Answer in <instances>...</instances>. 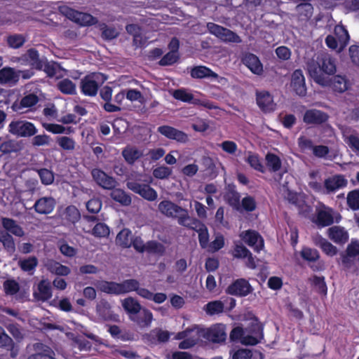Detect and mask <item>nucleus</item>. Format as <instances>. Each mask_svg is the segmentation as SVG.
<instances>
[{
  "label": "nucleus",
  "mask_w": 359,
  "mask_h": 359,
  "mask_svg": "<svg viewBox=\"0 0 359 359\" xmlns=\"http://www.w3.org/2000/svg\"><path fill=\"white\" fill-rule=\"evenodd\" d=\"M240 237L246 244L257 252L261 250L264 247L263 238L255 231L248 230L243 231L241 233Z\"/></svg>",
  "instance_id": "f8f14e48"
},
{
  "label": "nucleus",
  "mask_w": 359,
  "mask_h": 359,
  "mask_svg": "<svg viewBox=\"0 0 359 359\" xmlns=\"http://www.w3.org/2000/svg\"><path fill=\"white\" fill-rule=\"evenodd\" d=\"M266 165L272 172H277L281 168V161L280 158L273 154H267L266 156Z\"/></svg>",
  "instance_id": "09e8293b"
},
{
  "label": "nucleus",
  "mask_w": 359,
  "mask_h": 359,
  "mask_svg": "<svg viewBox=\"0 0 359 359\" xmlns=\"http://www.w3.org/2000/svg\"><path fill=\"white\" fill-rule=\"evenodd\" d=\"M56 142L58 145L64 150L72 151L75 148V141L67 136L57 137Z\"/></svg>",
  "instance_id": "864d4df0"
},
{
  "label": "nucleus",
  "mask_w": 359,
  "mask_h": 359,
  "mask_svg": "<svg viewBox=\"0 0 359 359\" xmlns=\"http://www.w3.org/2000/svg\"><path fill=\"white\" fill-rule=\"evenodd\" d=\"M121 154L128 164L133 165L143 156V151L135 146L128 145L123 149Z\"/></svg>",
  "instance_id": "c756f323"
},
{
  "label": "nucleus",
  "mask_w": 359,
  "mask_h": 359,
  "mask_svg": "<svg viewBox=\"0 0 359 359\" xmlns=\"http://www.w3.org/2000/svg\"><path fill=\"white\" fill-rule=\"evenodd\" d=\"M347 203L353 210L359 209V191L354 190L348 194Z\"/></svg>",
  "instance_id": "774afa93"
},
{
  "label": "nucleus",
  "mask_w": 359,
  "mask_h": 359,
  "mask_svg": "<svg viewBox=\"0 0 359 359\" xmlns=\"http://www.w3.org/2000/svg\"><path fill=\"white\" fill-rule=\"evenodd\" d=\"M172 334L166 330H163L161 329H154L150 332L149 334L146 335V337L149 340L151 343H155V339H151L150 337H156V341L159 343H163L168 341L170 337Z\"/></svg>",
  "instance_id": "4c0bfd02"
},
{
  "label": "nucleus",
  "mask_w": 359,
  "mask_h": 359,
  "mask_svg": "<svg viewBox=\"0 0 359 359\" xmlns=\"http://www.w3.org/2000/svg\"><path fill=\"white\" fill-rule=\"evenodd\" d=\"M343 137L345 142L359 156V135L356 133L348 135L344 131Z\"/></svg>",
  "instance_id": "a18cd8bd"
},
{
  "label": "nucleus",
  "mask_w": 359,
  "mask_h": 359,
  "mask_svg": "<svg viewBox=\"0 0 359 359\" xmlns=\"http://www.w3.org/2000/svg\"><path fill=\"white\" fill-rule=\"evenodd\" d=\"M118 285L119 294L136 291L140 286L139 282L135 279L126 280Z\"/></svg>",
  "instance_id": "ea45409f"
},
{
  "label": "nucleus",
  "mask_w": 359,
  "mask_h": 359,
  "mask_svg": "<svg viewBox=\"0 0 359 359\" xmlns=\"http://www.w3.org/2000/svg\"><path fill=\"white\" fill-rule=\"evenodd\" d=\"M349 85L348 80L345 76L341 75L335 76L332 83V88L339 93H343L348 90Z\"/></svg>",
  "instance_id": "79ce46f5"
},
{
  "label": "nucleus",
  "mask_w": 359,
  "mask_h": 359,
  "mask_svg": "<svg viewBox=\"0 0 359 359\" xmlns=\"http://www.w3.org/2000/svg\"><path fill=\"white\" fill-rule=\"evenodd\" d=\"M296 10L302 19H309L312 16L313 8L311 4L304 3L299 4Z\"/></svg>",
  "instance_id": "4d7b16f0"
},
{
  "label": "nucleus",
  "mask_w": 359,
  "mask_h": 359,
  "mask_svg": "<svg viewBox=\"0 0 359 359\" xmlns=\"http://www.w3.org/2000/svg\"><path fill=\"white\" fill-rule=\"evenodd\" d=\"M0 242L2 243L7 251L13 252L15 250L13 237L5 230H0Z\"/></svg>",
  "instance_id": "de8ad7c7"
},
{
  "label": "nucleus",
  "mask_w": 359,
  "mask_h": 359,
  "mask_svg": "<svg viewBox=\"0 0 359 359\" xmlns=\"http://www.w3.org/2000/svg\"><path fill=\"white\" fill-rule=\"evenodd\" d=\"M190 76L193 79H209L210 81H217L221 83L225 80L224 78L220 77L217 73L213 72L209 67L203 65L195 66L190 69Z\"/></svg>",
  "instance_id": "9b49d317"
},
{
  "label": "nucleus",
  "mask_w": 359,
  "mask_h": 359,
  "mask_svg": "<svg viewBox=\"0 0 359 359\" xmlns=\"http://www.w3.org/2000/svg\"><path fill=\"white\" fill-rule=\"evenodd\" d=\"M158 208L159 212L165 217L177 219V222L180 225L189 226V222L191 220V218L189 215L187 210L182 208L169 200H164L160 202Z\"/></svg>",
  "instance_id": "7ed1b4c3"
},
{
  "label": "nucleus",
  "mask_w": 359,
  "mask_h": 359,
  "mask_svg": "<svg viewBox=\"0 0 359 359\" xmlns=\"http://www.w3.org/2000/svg\"><path fill=\"white\" fill-rule=\"evenodd\" d=\"M124 310L129 314L135 315L139 313L142 309L140 303L133 297H127L121 301Z\"/></svg>",
  "instance_id": "c9c22d12"
},
{
  "label": "nucleus",
  "mask_w": 359,
  "mask_h": 359,
  "mask_svg": "<svg viewBox=\"0 0 359 359\" xmlns=\"http://www.w3.org/2000/svg\"><path fill=\"white\" fill-rule=\"evenodd\" d=\"M133 235L128 229H123L116 236V243L122 248H129L132 245Z\"/></svg>",
  "instance_id": "e433bc0d"
},
{
  "label": "nucleus",
  "mask_w": 359,
  "mask_h": 359,
  "mask_svg": "<svg viewBox=\"0 0 359 359\" xmlns=\"http://www.w3.org/2000/svg\"><path fill=\"white\" fill-rule=\"evenodd\" d=\"M111 197L114 201L120 203L123 205H128L131 203V198L123 190L120 189H114L111 192Z\"/></svg>",
  "instance_id": "37998d69"
},
{
  "label": "nucleus",
  "mask_w": 359,
  "mask_h": 359,
  "mask_svg": "<svg viewBox=\"0 0 359 359\" xmlns=\"http://www.w3.org/2000/svg\"><path fill=\"white\" fill-rule=\"evenodd\" d=\"M60 91L66 95H74L76 93V85L69 79H64L57 83Z\"/></svg>",
  "instance_id": "a19ab883"
},
{
  "label": "nucleus",
  "mask_w": 359,
  "mask_h": 359,
  "mask_svg": "<svg viewBox=\"0 0 359 359\" xmlns=\"http://www.w3.org/2000/svg\"><path fill=\"white\" fill-rule=\"evenodd\" d=\"M243 63L255 74L263 72V66L259 57L252 53H246L242 58Z\"/></svg>",
  "instance_id": "b1692460"
},
{
  "label": "nucleus",
  "mask_w": 359,
  "mask_h": 359,
  "mask_svg": "<svg viewBox=\"0 0 359 359\" xmlns=\"http://www.w3.org/2000/svg\"><path fill=\"white\" fill-rule=\"evenodd\" d=\"M146 252L163 255L165 252V248L161 243L151 241L146 243Z\"/></svg>",
  "instance_id": "338daca9"
},
{
  "label": "nucleus",
  "mask_w": 359,
  "mask_h": 359,
  "mask_svg": "<svg viewBox=\"0 0 359 359\" xmlns=\"http://www.w3.org/2000/svg\"><path fill=\"white\" fill-rule=\"evenodd\" d=\"M199 339L198 330L191 334L189 337L184 339L179 344V348L181 349H188L193 347Z\"/></svg>",
  "instance_id": "680f3d73"
},
{
  "label": "nucleus",
  "mask_w": 359,
  "mask_h": 359,
  "mask_svg": "<svg viewBox=\"0 0 359 359\" xmlns=\"http://www.w3.org/2000/svg\"><path fill=\"white\" fill-rule=\"evenodd\" d=\"M109 233V226L104 223H97L92 230V234L97 238H106Z\"/></svg>",
  "instance_id": "13d9d810"
},
{
  "label": "nucleus",
  "mask_w": 359,
  "mask_h": 359,
  "mask_svg": "<svg viewBox=\"0 0 359 359\" xmlns=\"http://www.w3.org/2000/svg\"><path fill=\"white\" fill-rule=\"evenodd\" d=\"M334 35L339 41V48L338 52L340 53L347 46L349 41V35L348 31L342 25H337L334 28Z\"/></svg>",
  "instance_id": "f704fd0d"
},
{
  "label": "nucleus",
  "mask_w": 359,
  "mask_h": 359,
  "mask_svg": "<svg viewBox=\"0 0 359 359\" xmlns=\"http://www.w3.org/2000/svg\"><path fill=\"white\" fill-rule=\"evenodd\" d=\"M55 206V200L51 196H45L38 199L34 208L35 211L41 215H48L51 213Z\"/></svg>",
  "instance_id": "4be33fe9"
},
{
  "label": "nucleus",
  "mask_w": 359,
  "mask_h": 359,
  "mask_svg": "<svg viewBox=\"0 0 359 359\" xmlns=\"http://www.w3.org/2000/svg\"><path fill=\"white\" fill-rule=\"evenodd\" d=\"M329 116L318 109L307 110L304 115V121L308 124H321L327 121Z\"/></svg>",
  "instance_id": "393cba45"
},
{
  "label": "nucleus",
  "mask_w": 359,
  "mask_h": 359,
  "mask_svg": "<svg viewBox=\"0 0 359 359\" xmlns=\"http://www.w3.org/2000/svg\"><path fill=\"white\" fill-rule=\"evenodd\" d=\"M251 292V285L243 278L236 280L226 289V292L228 294L241 297L246 296Z\"/></svg>",
  "instance_id": "dca6fc26"
},
{
  "label": "nucleus",
  "mask_w": 359,
  "mask_h": 359,
  "mask_svg": "<svg viewBox=\"0 0 359 359\" xmlns=\"http://www.w3.org/2000/svg\"><path fill=\"white\" fill-rule=\"evenodd\" d=\"M34 297L40 301L46 302L52 297V287L47 279L41 280L37 286V290L34 292Z\"/></svg>",
  "instance_id": "c85d7f7f"
},
{
  "label": "nucleus",
  "mask_w": 359,
  "mask_h": 359,
  "mask_svg": "<svg viewBox=\"0 0 359 359\" xmlns=\"http://www.w3.org/2000/svg\"><path fill=\"white\" fill-rule=\"evenodd\" d=\"M18 264L24 271L32 273L38 264V260L35 257H29L20 260Z\"/></svg>",
  "instance_id": "8fccbe9b"
},
{
  "label": "nucleus",
  "mask_w": 359,
  "mask_h": 359,
  "mask_svg": "<svg viewBox=\"0 0 359 359\" xmlns=\"http://www.w3.org/2000/svg\"><path fill=\"white\" fill-rule=\"evenodd\" d=\"M172 169L165 165L158 166L153 170L154 177L159 180L167 179L172 175Z\"/></svg>",
  "instance_id": "052dcab7"
},
{
  "label": "nucleus",
  "mask_w": 359,
  "mask_h": 359,
  "mask_svg": "<svg viewBox=\"0 0 359 359\" xmlns=\"http://www.w3.org/2000/svg\"><path fill=\"white\" fill-rule=\"evenodd\" d=\"M300 255L304 260L308 262H316L320 257L317 250L307 247L302 248Z\"/></svg>",
  "instance_id": "5fc2aeb1"
},
{
  "label": "nucleus",
  "mask_w": 359,
  "mask_h": 359,
  "mask_svg": "<svg viewBox=\"0 0 359 359\" xmlns=\"http://www.w3.org/2000/svg\"><path fill=\"white\" fill-rule=\"evenodd\" d=\"M129 318L140 328L149 327L154 320L152 313L145 308H142L137 314L130 316Z\"/></svg>",
  "instance_id": "a211bd4d"
},
{
  "label": "nucleus",
  "mask_w": 359,
  "mask_h": 359,
  "mask_svg": "<svg viewBox=\"0 0 359 359\" xmlns=\"http://www.w3.org/2000/svg\"><path fill=\"white\" fill-rule=\"evenodd\" d=\"M42 126L47 131L53 134H69L72 132L70 128H66L65 127L59 124L43 123Z\"/></svg>",
  "instance_id": "3c124183"
},
{
  "label": "nucleus",
  "mask_w": 359,
  "mask_h": 359,
  "mask_svg": "<svg viewBox=\"0 0 359 359\" xmlns=\"http://www.w3.org/2000/svg\"><path fill=\"white\" fill-rule=\"evenodd\" d=\"M10 133L18 137H31L38 132L34 123L27 121H13L8 125Z\"/></svg>",
  "instance_id": "423d86ee"
},
{
  "label": "nucleus",
  "mask_w": 359,
  "mask_h": 359,
  "mask_svg": "<svg viewBox=\"0 0 359 359\" xmlns=\"http://www.w3.org/2000/svg\"><path fill=\"white\" fill-rule=\"evenodd\" d=\"M96 286L100 291L112 294H118V283L101 280L97 283Z\"/></svg>",
  "instance_id": "58836bf2"
},
{
  "label": "nucleus",
  "mask_w": 359,
  "mask_h": 359,
  "mask_svg": "<svg viewBox=\"0 0 359 359\" xmlns=\"http://www.w3.org/2000/svg\"><path fill=\"white\" fill-rule=\"evenodd\" d=\"M102 30V36L104 39L111 40L115 39L118 35V32L111 27H108L105 24L100 25Z\"/></svg>",
  "instance_id": "e2e57ef3"
},
{
  "label": "nucleus",
  "mask_w": 359,
  "mask_h": 359,
  "mask_svg": "<svg viewBox=\"0 0 359 359\" xmlns=\"http://www.w3.org/2000/svg\"><path fill=\"white\" fill-rule=\"evenodd\" d=\"M158 132L168 139L184 143L189 140L188 135L175 128L169 126H162L158 128Z\"/></svg>",
  "instance_id": "f3484780"
},
{
  "label": "nucleus",
  "mask_w": 359,
  "mask_h": 359,
  "mask_svg": "<svg viewBox=\"0 0 359 359\" xmlns=\"http://www.w3.org/2000/svg\"><path fill=\"white\" fill-rule=\"evenodd\" d=\"M19 79V74L11 67H4L0 70L1 84H15Z\"/></svg>",
  "instance_id": "2f4dec72"
},
{
  "label": "nucleus",
  "mask_w": 359,
  "mask_h": 359,
  "mask_svg": "<svg viewBox=\"0 0 359 359\" xmlns=\"http://www.w3.org/2000/svg\"><path fill=\"white\" fill-rule=\"evenodd\" d=\"M45 267L50 273L57 276H65L69 275L71 272L68 266L62 265L53 259L48 260L45 263Z\"/></svg>",
  "instance_id": "7c9ffc66"
},
{
  "label": "nucleus",
  "mask_w": 359,
  "mask_h": 359,
  "mask_svg": "<svg viewBox=\"0 0 359 359\" xmlns=\"http://www.w3.org/2000/svg\"><path fill=\"white\" fill-rule=\"evenodd\" d=\"M127 187L149 201H154L158 197L156 190L147 184H141L132 181L127 182Z\"/></svg>",
  "instance_id": "9d476101"
},
{
  "label": "nucleus",
  "mask_w": 359,
  "mask_h": 359,
  "mask_svg": "<svg viewBox=\"0 0 359 359\" xmlns=\"http://www.w3.org/2000/svg\"><path fill=\"white\" fill-rule=\"evenodd\" d=\"M37 172L40 177L41 181L43 184L49 185L53 182L54 175L50 170L46 168H42L38 170Z\"/></svg>",
  "instance_id": "69168bd1"
},
{
  "label": "nucleus",
  "mask_w": 359,
  "mask_h": 359,
  "mask_svg": "<svg viewBox=\"0 0 359 359\" xmlns=\"http://www.w3.org/2000/svg\"><path fill=\"white\" fill-rule=\"evenodd\" d=\"M315 245L322 249V250L329 256H334L337 252V249L331 243L320 236H317L313 238Z\"/></svg>",
  "instance_id": "72a5a7b5"
},
{
  "label": "nucleus",
  "mask_w": 359,
  "mask_h": 359,
  "mask_svg": "<svg viewBox=\"0 0 359 359\" xmlns=\"http://www.w3.org/2000/svg\"><path fill=\"white\" fill-rule=\"evenodd\" d=\"M340 215L332 208L322 203H318L316 206V218L314 222L319 226H327L334 222H339Z\"/></svg>",
  "instance_id": "39448f33"
},
{
  "label": "nucleus",
  "mask_w": 359,
  "mask_h": 359,
  "mask_svg": "<svg viewBox=\"0 0 359 359\" xmlns=\"http://www.w3.org/2000/svg\"><path fill=\"white\" fill-rule=\"evenodd\" d=\"M38 102V97L34 94L30 93L23 97L20 102H15L11 108L15 112L23 114L30 110Z\"/></svg>",
  "instance_id": "4468645a"
},
{
  "label": "nucleus",
  "mask_w": 359,
  "mask_h": 359,
  "mask_svg": "<svg viewBox=\"0 0 359 359\" xmlns=\"http://www.w3.org/2000/svg\"><path fill=\"white\" fill-rule=\"evenodd\" d=\"M189 223L190 225L188 227L194 229L198 234V241L201 248H208L209 245V233L206 226L196 219L191 218Z\"/></svg>",
  "instance_id": "2eb2a0df"
},
{
  "label": "nucleus",
  "mask_w": 359,
  "mask_h": 359,
  "mask_svg": "<svg viewBox=\"0 0 359 359\" xmlns=\"http://www.w3.org/2000/svg\"><path fill=\"white\" fill-rule=\"evenodd\" d=\"M91 174L94 180L102 188L111 189L116 187V180L113 177L108 176L102 170L100 169H93Z\"/></svg>",
  "instance_id": "aec40b11"
},
{
  "label": "nucleus",
  "mask_w": 359,
  "mask_h": 359,
  "mask_svg": "<svg viewBox=\"0 0 359 359\" xmlns=\"http://www.w3.org/2000/svg\"><path fill=\"white\" fill-rule=\"evenodd\" d=\"M172 97L184 102H187L196 105H201L208 109H214L215 107L212 102L208 100H201L194 97L190 90L186 88H180L175 90L172 93Z\"/></svg>",
  "instance_id": "6e6552de"
},
{
  "label": "nucleus",
  "mask_w": 359,
  "mask_h": 359,
  "mask_svg": "<svg viewBox=\"0 0 359 359\" xmlns=\"http://www.w3.org/2000/svg\"><path fill=\"white\" fill-rule=\"evenodd\" d=\"M327 236L337 244H344L348 240L349 235L344 227L333 226L327 229Z\"/></svg>",
  "instance_id": "5701e85b"
},
{
  "label": "nucleus",
  "mask_w": 359,
  "mask_h": 359,
  "mask_svg": "<svg viewBox=\"0 0 359 359\" xmlns=\"http://www.w3.org/2000/svg\"><path fill=\"white\" fill-rule=\"evenodd\" d=\"M63 217L67 221L74 223L80 218V213L75 206L69 205L64 211Z\"/></svg>",
  "instance_id": "603ef678"
},
{
  "label": "nucleus",
  "mask_w": 359,
  "mask_h": 359,
  "mask_svg": "<svg viewBox=\"0 0 359 359\" xmlns=\"http://www.w3.org/2000/svg\"><path fill=\"white\" fill-rule=\"evenodd\" d=\"M291 86L297 95L300 96L306 95V88L305 79L302 70L297 69L293 72L292 75Z\"/></svg>",
  "instance_id": "bb28decb"
},
{
  "label": "nucleus",
  "mask_w": 359,
  "mask_h": 359,
  "mask_svg": "<svg viewBox=\"0 0 359 359\" xmlns=\"http://www.w3.org/2000/svg\"><path fill=\"white\" fill-rule=\"evenodd\" d=\"M1 220V224L6 232H10L18 237L24 236L25 233L22 228L15 220L6 217H2Z\"/></svg>",
  "instance_id": "473e14b6"
},
{
  "label": "nucleus",
  "mask_w": 359,
  "mask_h": 359,
  "mask_svg": "<svg viewBox=\"0 0 359 359\" xmlns=\"http://www.w3.org/2000/svg\"><path fill=\"white\" fill-rule=\"evenodd\" d=\"M34 353L27 359H56L54 351L48 346L36 342L32 345Z\"/></svg>",
  "instance_id": "ddd939ff"
},
{
  "label": "nucleus",
  "mask_w": 359,
  "mask_h": 359,
  "mask_svg": "<svg viewBox=\"0 0 359 359\" xmlns=\"http://www.w3.org/2000/svg\"><path fill=\"white\" fill-rule=\"evenodd\" d=\"M20 61L22 64L28 65L37 69H42L43 67V60L39 57L38 51L34 48L28 50Z\"/></svg>",
  "instance_id": "6ab92c4d"
},
{
  "label": "nucleus",
  "mask_w": 359,
  "mask_h": 359,
  "mask_svg": "<svg viewBox=\"0 0 359 359\" xmlns=\"http://www.w3.org/2000/svg\"><path fill=\"white\" fill-rule=\"evenodd\" d=\"M257 103L259 108L265 112L272 111L276 107L273 97L266 91L257 93Z\"/></svg>",
  "instance_id": "cd10ccee"
},
{
  "label": "nucleus",
  "mask_w": 359,
  "mask_h": 359,
  "mask_svg": "<svg viewBox=\"0 0 359 359\" xmlns=\"http://www.w3.org/2000/svg\"><path fill=\"white\" fill-rule=\"evenodd\" d=\"M3 286L4 290L7 295H14L20 290L19 283L13 279H8L5 280Z\"/></svg>",
  "instance_id": "bf43d9fd"
},
{
  "label": "nucleus",
  "mask_w": 359,
  "mask_h": 359,
  "mask_svg": "<svg viewBox=\"0 0 359 359\" xmlns=\"http://www.w3.org/2000/svg\"><path fill=\"white\" fill-rule=\"evenodd\" d=\"M311 77L318 84L326 86L330 81L325 75L334 74L337 71L334 58L325 53H318L307 65Z\"/></svg>",
  "instance_id": "f257e3e1"
},
{
  "label": "nucleus",
  "mask_w": 359,
  "mask_h": 359,
  "mask_svg": "<svg viewBox=\"0 0 359 359\" xmlns=\"http://www.w3.org/2000/svg\"><path fill=\"white\" fill-rule=\"evenodd\" d=\"M107 77L100 72H93L81 80V93L87 96H95L99 88L105 82Z\"/></svg>",
  "instance_id": "20e7f679"
},
{
  "label": "nucleus",
  "mask_w": 359,
  "mask_h": 359,
  "mask_svg": "<svg viewBox=\"0 0 359 359\" xmlns=\"http://www.w3.org/2000/svg\"><path fill=\"white\" fill-rule=\"evenodd\" d=\"M247 162L255 170L259 171L261 172H264V166L260 162L259 158L257 154H253L250 151L248 152L247 156Z\"/></svg>",
  "instance_id": "6e6d98bb"
},
{
  "label": "nucleus",
  "mask_w": 359,
  "mask_h": 359,
  "mask_svg": "<svg viewBox=\"0 0 359 359\" xmlns=\"http://www.w3.org/2000/svg\"><path fill=\"white\" fill-rule=\"evenodd\" d=\"M206 337L213 342L224 341L226 338L225 325L217 324L210 327L206 332Z\"/></svg>",
  "instance_id": "a878e982"
},
{
  "label": "nucleus",
  "mask_w": 359,
  "mask_h": 359,
  "mask_svg": "<svg viewBox=\"0 0 359 359\" xmlns=\"http://www.w3.org/2000/svg\"><path fill=\"white\" fill-rule=\"evenodd\" d=\"M62 13L71 20L82 25L89 26L97 22L95 18L86 13L79 12L72 8H65Z\"/></svg>",
  "instance_id": "1a4fd4ad"
},
{
  "label": "nucleus",
  "mask_w": 359,
  "mask_h": 359,
  "mask_svg": "<svg viewBox=\"0 0 359 359\" xmlns=\"http://www.w3.org/2000/svg\"><path fill=\"white\" fill-rule=\"evenodd\" d=\"M312 282L318 292L323 295L327 294V285L325 284L324 277L316 276H313Z\"/></svg>",
  "instance_id": "0e129e2a"
},
{
  "label": "nucleus",
  "mask_w": 359,
  "mask_h": 359,
  "mask_svg": "<svg viewBox=\"0 0 359 359\" xmlns=\"http://www.w3.org/2000/svg\"><path fill=\"white\" fill-rule=\"evenodd\" d=\"M263 337L262 330L257 323L252 325L249 328L235 327L230 334L232 341H238L244 345H255Z\"/></svg>",
  "instance_id": "f03ea898"
},
{
  "label": "nucleus",
  "mask_w": 359,
  "mask_h": 359,
  "mask_svg": "<svg viewBox=\"0 0 359 359\" xmlns=\"http://www.w3.org/2000/svg\"><path fill=\"white\" fill-rule=\"evenodd\" d=\"M224 309V304L221 301L216 300L208 303L205 306L204 310L208 315L213 316L222 313Z\"/></svg>",
  "instance_id": "49530a36"
},
{
  "label": "nucleus",
  "mask_w": 359,
  "mask_h": 359,
  "mask_svg": "<svg viewBox=\"0 0 359 359\" xmlns=\"http://www.w3.org/2000/svg\"><path fill=\"white\" fill-rule=\"evenodd\" d=\"M21 149L20 144L14 140L4 141L0 144V151L3 154L18 152Z\"/></svg>",
  "instance_id": "c03bdc74"
},
{
  "label": "nucleus",
  "mask_w": 359,
  "mask_h": 359,
  "mask_svg": "<svg viewBox=\"0 0 359 359\" xmlns=\"http://www.w3.org/2000/svg\"><path fill=\"white\" fill-rule=\"evenodd\" d=\"M207 28L210 33L225 42L239 43L242 40L235 32L213 22H208Z\"/></svg>",
  "instance_id": "0eeeda50"
},
{
  "label": "nucleus",
  "mask_w": 359,
  "mask_h": 359,
  "mask_svg": "<svg viewBox=\"0 0 359 359\" xmlns=\"http://www.w3.org/2000/svg\"><path fill=\"white\" fill-rule=\"evenodd\" d=\"M347 184V180L343 175H337L326 179L324 182L325 193L335 192L339 189L344 188Z\"/></svg>",
  "instance_id": "412c9836"
}]
</instances>
